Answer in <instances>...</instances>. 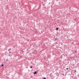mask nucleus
<instances>
[{
    "instance_id": "1",
    "label": "nucleus",
    "mask_w": 79,
    "mask_h": 79,
    "mask_svg": "<svg viewBox=\"0 0 79 79\" xmlns=\"http://www.w3.org/2000/svg\"><path fill=\"white\" fill-rule=\"evenodd\" d=\"M58 40V38H56L55 39V41H56V40Z\"/></svg>"
},
{
    "instance_id": "2",
    "label": "nucleus",
    "mask_w": 79,
    "mask_h": 79,
    "mask_svg": "<svg viewBox=\"0 0 79 79\" xmlns=\"http://www.w3.org/2000/svg\"><path fill=\"white\" fill-rule=\"evenodd\" d=\"M34 74H37V72L35 71L34 73Z\"/></svg>"
},
{
    "instance_id": "3",
    "label": "nucleus",
    "mask_w": 79,
    "mask_h": 79,
    "mask_svg": "<svg viewBox=\"0 0 79 79\" xmlns=\"http://www.w3.org/2000/svg\"><path fill=\"white\" fill-rule=\"evenodd\" d=\"M11 50V48H10L8 49V51H10V50Z\"/></svg>"
},
{
    "instance_id": "4",
    "label": "nucleus",
    "mask_w": 79,
    "mask_h": 79,
    "mask_svg": "<svg viewBox=\"0 0 79 79\" xmlns=\"http://www.w3.org/2000/svg\"><path fill=\"white\" fill-rule=\"evenodd\" d=\"M56 31H58V27L56 28Z\"/></svg>"
},
{
    "instance_id": "5",
    "label": "nucleus",
    "mask_w": 79,
    "mask_h": 79,
    "mask_svg": "<svg viewBox=\"0 0 79 79\" xmlns=\"http://www.w3.org/2000/svg\"><path fill=\"white\" fill-rule=\"evenodd\" d=\"M11 51H10L9 52V53H11Z\"/></svg>"
},
{
    "instance_id": "6",
    "label": "nucleus",
    "mask_w": 79,
    "mask_h": 79,
    "mask_svg": "<svg viewBox=\"0 0 79 79\" xmlns=\"http://www.w3.org/2000/svg\"><path fill=\"white\" fill-rule=\"evenodd\" d=\"M69 69L68 68H66V69L67 70H68V69Z\"/></svg>"
},
{
    "instance_id": "7",
    "label": "nucleus",
    "mask_w": 79,
    "mask_h": 79,
    "mask_svg": "<svg viewBox=\"0 0 79 79\" xmlns=\"http://www.w3.org/2000/svg\"><path fill=\"white\" fill-rule=\"evenodd\" d=\"M1 66H3V64H2Z\"/></svg>"
},
{
    "instance_id": "8",
    "label": "nucleus",
    "mask_w": 79,
    "mask_h": 79,
    "mask_svg": "<svg viewBox=\"0 0 79 79\" xmlns=\"http://www.w3.org/2000/svg\"><path fill=\"white\" fill-rule=\"evenodd\" d=\"M30 68H31V69L32 68V66Z\"/></svg>"
},
{
    "instance_id": "9",
    "label": "nucleus",
    "mask_w": 79,
    "mask_h": 79,
    "mask_svg": "<svg viewBox=\"0 0 79 79\" xmlns=\"http://www.w3.org/2000/svg\"><path fill=\"white\" fill-rule=\"evenodd\" d=\"M62 75H63V76H64V74H62Z\"/></svg>"
},
{
    "instance_id": "10",
    "label": "nucleus",
    "mask_w": 79,
    "mask_h": 79,
    "mask_svg": "<svg viewBox=\"0 0 79 79\" xmlns=\"http://www.w3.org/2000/svg\"><path fill=\"white\" fill-rule=\"evenodd\" d=\"M8 61V60H6V61L7 62V61Z\"/></svg>"
},
{
    "instance_id": "11",
    "label": "nucleus",
    "mask_w": 79,
    "mask_h": 79,
    "mask_svg": "<svg viewBox=\"0 0 79 79\" xmlns=\"http://www.w3.org/2000/svg\"><path fill=\"white\" fill-rule=\"evenodd\" d=\"M44 79H46V78L44 77Z\"/></svg>"
},
{
    "instance_id": "12",
    "label": "nucleus",
    "mask_w": 79,
    "mask_h": 79,
    "mask_svg": "<svg viewBox=\"0 0 79 79\" xmlns=\"http://www.w3.org/2000/svg\"><path fill=\"white\" fill-rule=\"evenodd\" d=\"M6 55V53L5 54V55Z\"/></svg>"
},
{
    "instance_id": "13",
    "label": "nucleus",
    "mask_w": 79,
    "mask_h": 79,
    "mask_svg": "<svg viewBox=\"0 0 79 79\" xmlns=\"http://www.w3.org/2000/svg\"><path fill=\"white\" fill-rule=\"evenodd\" d=\"M75 73H76V71H75Z\"/></svg>"
},
{
    "instance_id": "14",
    "label": "nucleus",
    "mask_w": 79,
    "mask_h": 79,
    "mask_svg": "<svg viewBox=\"0 0 79 79\" xmlns=\"http://www.w3.org/2000/svg\"><path fill=\"white\" fill-rule=\"evenodd\" d=\"M31 63H32V62H31Z\"/></svg>"
}]
</instances>
